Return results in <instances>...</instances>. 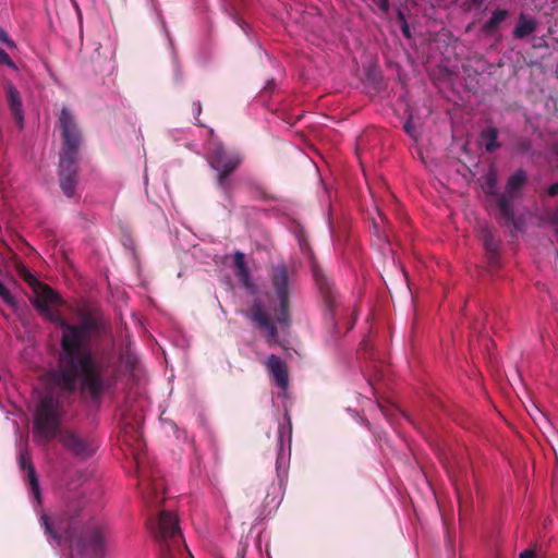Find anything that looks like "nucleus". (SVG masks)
I'll return each mask as SVG.
<instances>
[{"label": "nucleus", "mask_w": 558, "mask_h": 558, "mask_svg": "<svg viewBox=\"0 0 558 558\" xmlns=\"http://www.w3.org/2000/svg\"><path fill=\"white\" fill-rule=\"evenodd\" d=\"M274 86V82H268L265 89L271 88Z\"/></svg>", "instance_id": "39"}, {"label": "nucleus", "mask_w": 558, "mask_h": 558, "mask_svg": "<svg viewBox=\"0 0 558 558\" xmlns=\"http://www.w3.org/2000/svg\"><path fill=\"white\" fill-rule=\"evenodd\" d=\"M234 266H235V275L240 279L243 284L248 287L250 283V270L246 266L245 256L241 252H236L234 254Z\"/></svg>", "instance_id": "20"}, {"label": "nucleus", "mask_w": 558, "mask_h": 558, "mask_svg": "<svg viewBox=\"0 0 558 558\" xmlns=\"http://www.w3.org/2000/svg\"><path fill=\"white\" fill-rule=\"evenodd\" d=\"M474 7H481L485 0H469Z\"/></svg>", "instance_id": "37"}, {"label": "nucleus", "mask_w": 558, "mask_h": 558, "mask_svg": "<svg viewBox=\"0 0 558 558\" xmlns=\"http://www.w3.org/2000/svg\"><path fill=\"white\" fill-rule=\"evenodd\" d=\"M150 531L159 545L160 558H179L184 553L191 558V553L184 544L178 517L167 510L160 511L149 521Z\"/></svg>", "instance_id": "3"}, {"label": "nucleus", "mask_w": 558, "mask_h": 558, "mask_svg": "<svg viewBox=\"0 0 558 558\" xmlns=\"http://www.w3.org/2000/svg\"><path fill=\"white\" fill-rule=\"evenodd\" d=\"M20 275L33 290L31 303L46 319L61 328L57 386L68 393L80 391L81 398L99 407L104 395L117 384V369L109 360L98 359L92 351L93 338L99 324L93 316H84L77 324L69 323L56 308L63 305L60 294L22 267Z\"/></svg>", "instance_id": "1"}, {"label": "nucleus", "mask_w": 558, "mask_h": 558, "mask_svg": "<svg viewBox=\"0 0 558 558\" xmlns=\"http://www.w3.org/2000/svg\"><path fill=\"white\" fill-rule=\"evenodd\" d=\"M498 134L499 132L496 128H487L482 131L481 140L486 151L492 153L500 147Z\"/></svg>", "instance_id": "19"}, {"label": "nucleus", "mask_w": 558, "mask_h": 558, "mask_svg": "<svg viewBox=\"0 0 558 558\" xmlns=\"http://www.w3.org/2000/svg\"><path fill=\"white\" fill-rule=\"evenodd\" d=\"M0 298L11 308H16V306H17L16 299L11 294V292L4 287V284L1 281H0Z\"/></svg>", "instance_id": "22"}, {"label": "nucleus", "mask_w": 558, "mask_h": 558, "mask_svg": "<svg viewBox=\"0 0 558 558\" xmlns=\"http://www.w3.org/2000/svg\"><path fill=\"white\" fill-rule=\"evenodd\" d=\"M520 558H535L534 551L526 549L523 553H521Z\"/></svg>", "instance_id": "34"}, {"label": "nucleus", "mask_w": 558, "mask_h": 558, "mask_svg": "<svg viewBox=\"0 0 558 558\" xmlns=\"http://www.w3.org/2000/svg\"><path fill=\"white\" fill-rule=\"evenodd\" d=\"M78 155L59 154V182L64 195L72 197L77 183Z\"/></svg>", "instance_id": "10"}, {"label": "nucleus", "mask_w": 558, "mask_h": 558, "mask_svg": "<svg viewBox=\"0 0 558 558\" xmlns=\"http://www.w3.org/2000/svg\"><path fill=\"white\" fill-rule=\"evenodd\" d=\"M4 92L11 114L16 124L22 128L24 122V113L20 92L11 82H5Z\"/></svg>", "instance_id": "14"}, {"label": "nucleus", "mask_w": 558, "mask_h": 558, "mask_svg": "<svg viewBox=\"0 0 558 558\" xmlns=\"http://www.w3.org/2000/svg\"><path fill=\"white\" fill-rule=\"evenodd\" d=\"M495 186H496V178L494 175H490L488 179H487V187H486V193L487 194H492V195H498V193L495 192Z\"/></svg>", "instance_id": "28"}, {"label": "nucleus", "mask_w": 558, "mask_h": 558, "mask_svg": "<svg viewBox=\"0 0 558 558\" xmlns=\"http://www.w3.org/2000/svg\"><path fill=\"white\" fill-rule=\"evenodd\" d=\"M138 474L141 477L140 485L146 490L145 499L149 504L160 505L166 500L165 497V481L160 475L159 471H154L149 477H147L137 461Z\"/></svg>", "instance_id": "11"}, {"label": "nucleus", "mask_w": 558, "mask_h": 558, "mask_svg": "<svg viewBox=\"0 0 558 558\" xmlns=\"http://www.w3.org/2000/svg\"><path fill=\"white\" fill-rule=\"evenodd\" d=\"M0 64H5L13 69L15 68V64L11 60L10 56L2 49H0Z\"/></svg>", "instance_id": "24"}, {"label": "nucleus", "mask_w": 558, "mask_h": 558, "mask_svg": "<svg viewBox=\"0 0 558 558\" xmlns=\"http://www.w3.org/2000/svg\"><path fill=\"white\" fill-rule=\"evenodd\" d=\"M58 128L61 133L59 154L78 155L83 135L74 114L68 107H63L58 114Z\"/></svg>", "instance_id": "8"}, {"label": "nucleus", "mask_w": 558, "mask_h": 558, "mask_svg": "<svg viewBox=\"0 0 558 558\" xmlns=\"http://www.w3.org/2000/svg\"><path fill=\"white\" fill-rule=\"evenodd\" d=\"M236 24L244 29V22L236 15L233 16Z\"/></svg>", "instance_id": "36"}, {"label": "nucleus", "mask_w": 558, "mask_h": 558, "mask_svg": "<svg viewBox=\"0 0 558 558\" xmlns=\"http://www.w3.org/2000/svg\"><path fill=\"white\" fill-rule=\"evenodd\" d=\"M489 264L493 266H497L498 264V252L496 253V256H492L490 254H487Z\"/></svg>", "instance_id": "35"}, {"label": "nucleus", "mask_w": 558, "mask_h": 558, "mask_svg": "<svg viewBox=\"0 0 558 558\" xmlns=\"http://www.w3.org/2000/svg\"><path fill=\"white\" fill-rule=\"evenodd\" d=\"M526 182V172L523 169H519L508 178L505 192L497 195V219L507 227H517L512 202L521 197V191Z\"/></svg>", "instance_id": "5"}, {"label": "nucleus", "mask_w": 558, "mask_h": 558, "mask_svg": "<svg viewBox=\"0 0 558 558\" xmlns=\"http://www.w3.org/2000/svg\"><path fill=\"white\" fill-rule=\"evenodd\" d=\"M312 272L325 303L331 310L337 299V291L333 287V282L316 263L312 264Z\"/></svg>", "instance_id": "12"}, {"label": "nucleus", "mask_w": 558, "mask_h": 558, "mask_svg": "<svg viewBox=\"0 0 558 558\" xmlns=\"http://www.w3.org/2000/svg\"><path fill=\"white\" fill-rule=\"evenodd\" d=\"M17 460H19L20 468L27 471L28 483L32 488V492H33L34 496L36 497V499L39 500L40 493H39L38 477L36 475L34 465L32 463V459L28 454L26 447L24 449L20 450Z\"/></svg>", "instance_id": "16"}, {"label": "nucleus", "mask_w": 558, "mask_h": 558, "mask_svg": "<svg viewBox=\"0 0 558 558\" xmlns=\"http://www.w3.org/2000/svg\"><path fill=\"white\" fill-rule=\"evenodd\" d=\"M265 365L269 373V376L276 381V385L286 390L289 386V374L287 364L277 355L270 354Z\"/></svg>", "instance_id": "13"}, {"label": "nucleus", "mask_w": 558, "mask_h": 558, "mask_svg": "<svg viewBox=\"0 0 558 558\" xmlns=\"http://www.w3.org/2000/svg\"><path fill=\"white\" fill-rule=\"evenodd\" d=\"M243 157L238 151H229L222 145L211 150L208 162L217 171V184L226 193H230L229 177L240 167Z\"/></svg>", "instance_id": "7"}, {"label": "nucleus", "mask_w": 558, "mask_h": 558, "mask_svg": "<svg viewBox=\"0 0 558 558\" xmlns=\"http://www.w3.org/2000/svg\"><path fill=\"white\" fill-rule=\"evenodd\" d=\"M517 147H518V150L521 151V153H527L531 150V142L526 138H523L521 141L518 142L517 144Z\"/></svg>", "instance_id": "27"}, {"label": "nucleus", "mask_w": 558, "mask_h": 558, "mask_svg": "<svg viewBox=\"0 0 558 558\" xmlns=\"http://www.w3.org/2000/svg\"><path fill=\"white\" fill-rule=\"evenodd\" d=\"M399 20L402 22V25H401L402 34H403L407 38H410V37H411L410 26H409V24L407 23V21H405V19H404V15L402 14V12H399Z\"/></svg>", "instance_id": "25"}, {"label": "nucleus", "mask_w": 558, "mask_h": 558, "mask_svg": "<svg viewBox=\"0 0 558 558\" xmlns=\"http://www.w3.org/2000/svg\"><path fill=\"white\" fill-rule=\"evenodd\" d=\"M547 193L550 197H555L558 195V183H553L549 185Z\"/></svg>", "instance_id": "33"}, {"label": "nucleus", "mask_w": 558, "mask_h": 558, "mask_svg": "<svg viewBox=\"0 0 558 558\" xmlns=\"http://www.w3.org/2000/svg\"><path fill=\"white\" fill-rule=\"evenodd\" d=\"M269 280L274 294L279 301L276 322L280 325L288 326L290 324L289 294L292 281L287 265L283 263L272 265L269 269Z\"/></svg>", "instance_id": "6"}, {"label": "nucleus", "mask_w": 558, "mask_h": 558, "mask_svg": "<svg viewBox=\"0 0 558 558\" xmlns=\"http://www.w3.org/2000/svg\"><path fill=\"white\" fill-rule=\"evenodd\" d=\"M43 522H44V525H45V530H46V533L50 534L54 539L58 541V543L60 544L61 542V537L52 530V526L49 522V518L44 515L41 518Z\"/></svg>", "instance_id": "23"}, {"label": "nucleus", "mask_w": 558, "mask_h": 558, "mask_svg": "<svg viewBox=\"0 0 558 558\" xmlns=\"http://www.w3.org/2000/svg\"><path fill=\"white\" fill-rule=\"evenodd\" d=\"M193 111H194V118L196 120V124L203 126L204 124L198 120V117L202 112L201 101L193 102Z\"/></svg>", "instance_id": "30"}, {"label": "nucleus", "mask_w": 558, "mask_h": 558, "mask_svg": "<svg viewBox=\"0 0 558 558\" xmlns=\"http://www.w3.org/2000/svg\"><path fill=\"white\" fill-rule=\"evenodd\" d=\"M0 41L5 44L8 48L12 49L15 47L14 43L10 39L7 32L0 27Z\"/></svg>", "instance_id": "26"}, {"label": "nucleus", "mask_w": 558, "mask_h": 558, "mask_svg": "<svg viewBox=\"0 0 558 558\" xmlns=\"http://www.w3.org/2000/svg\"><path fill=\"white\" fill-rule=\"evenodd\" d=\"M62 416V407L58 397L51 392L43 395L34 413L36 436L44 442L50 441L58 434Z\"/></svg>", "instance_id": "4"}, {"label": "nucleus", "mask_w": 558, "mask_h": 558, "mask_svg": "<svg viewBox=\"0 0 558 558\" xmlns=\"http://www.w3.org/2000/svg\"><path fill=\"white\" fill-rule=\"evenodd\" d=\"M252 320L256 326L266 332L268 343H275L278 339V331L276 325L268 318L262 306L258 304L252 307Z\"/></svg>", "instance_id": "15"}, {"label": "nucleus", "mask_w": 558, "mask_h": 558, "mask_svg": "<svg viewBox=\"0 0 558 558\" xmlns=\"http://www.w3.org/2000/svg\"><path fill=\"white\" fill-rule=\"evenodd\" d=\"M376 4L384 12H388L389 11V8H390L389 0H376Z\"/></svg>", "instance_id": "32"}, {"label": "nucleus", "mask_w": 558, "mask_h": 558, "mask_svg": "<svg viewBox=\"0 0 558 558\" xmlns=\"http://www.w3.org/2000/svg\"><path fill=\"white\" fill-rule=\"evenodd\" d=\"M59 441L69 453L81 460L90 458L97 449L96 442L90 437L70 429L59 433Z\"/></svg>", "instance_id": "9"}, {"label": "nucleus", "mask_w": 558, "mask_h": 558, "mask_svg": "<svg viewBox=\"0 0 558 558\" xmlns=\"http://www.w3.org/2000/svg\"><path fill=\"white\" fill-rule=\"evenodd\" d=\"M122 362L125 364L128 368L133 371L136 365V359L133 355H123L121 357Z\"/></svg>", "instance_id": "29"}, {"label": "nucleus", "mask_w": 558, "mask_h": 558, "mask_svg": "<svg viewBox=\"0 0 558 558\" xmlns=\"http://www.w3.org/2000/svg\"><path fill=\"white\" fill-rule=\"evenodd\" d=\"M537 23L534 19L527 17L524 13H521L518 23L513 29V36L522 39L531 35L536 31Z\"/></svg>", "instance_id": "18"}, {"label": "nucleus", "mask_w": 558, "mask_h": 558, "mask_svg": "<svg viewBox=\"0 0 558 558\" xmlns=\"http://www.w3.org/2000/svg\"><path fill=\"white\" fill-rule=\"evenodd\" d=\"M484 246L487 254H490L492 256H496V253L498 252V242L494 238L490 231L486 230L484 234Z\"/></svg>", "instance_id": "21"}, {"label": "nucleus", "mask_w": 558, "mask_h": 558, "mask_svg": "<svg viewBox=\"0 0 558 558\" xmlns=\"http://www.w3.org/2000/svg\"><path fill=\"white\" fill-rule=\"evenodd\" d=\"M553 219L556 223H558V208L556 209V211L554 213V216H553Z\"/></svg>", "instance_id": "38"}, {"label": "nucleus", "mask_w": 558, "mask_h": 558, "mask_svg": "<svg viewBox=\"0 0 558 558\" xmlns=\"http://www.w3.org/2000/svg\"><path fill=\"white\" fill-rule=\"evenodd\" d=\"M405 133H408L411 137L415 138L414 126L411 121H407L403 126Z\"/></svg>", "instance_id": "31"}, {"label": "nucleus", "mask_w": 558, "mask_h": 558, "mask_svg": "<svg viewBox=\"0 0 558 558\" xmlns=\"http://www.w3.org/2000/svg\"><path fill=\"white\" fill-rule=\"evenodd\" d=\"M509 16L506 9H496L490 17L482 25L481 32L486 36H494L499 29L501 23Z\"/></svg>", "instance_id": "17"}, {"label": "nucleus", "mask_w": 558, "mask_h": 558, "mask_svg": "<svg viewBox=\"0 0 558 558\" xmlns=\"http://www.w3.org/2000/svg\"><path fill=\"white\" fill-rule=\"evenodd\" d=\"M72 558H105L111 542V531L100 519H89L82 525L71 524L65 532Z\"/></svg>", "instance_id": "2"}]
</instances>
